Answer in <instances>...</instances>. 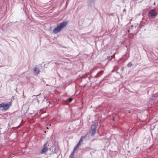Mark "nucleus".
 Returning <instances> with one entry per match:
<instances>
[{
    "mask_svg": "<svg viewBox=\"0 0 158 158\" xmlns=\"http://www.w3.org/2000/svg\"><path fill=\"white\" fill-rule=\"evenodd\" d=\"M68 23V22L67 21L62 22L60 23L59 25L57 26L54 29L53 32L56 34L58 33L67 25Z\"/></svg>",
    "mask_w": 158,
    "mask_h": 158,
    "instance_id": "1",
    "label": "nucleus"
},
{
    "mask_svg": "<svg viewBox=\"0 0 158 158\" xmlns=\"http://www.w3.org/2000/svg\"><path fill=\"white\" fill-rule=\"evenodd\" d=\"M11 106V103L3 102L0 104V110L2 111H6Z\"/></svg>",
    "mask_w": 158,
    "mask_h": 158,
    "instance_id": "2",
    "label": "nucleus"
},
{
    "mask_svg": "<svg viewBox=\"0 0 158 158\" xmlns=\"http://www.w3.org/2000/svg\"><path fill=\"white\" fill-rule=\"evenodd\" d=\"M157 15V12L155 9H153L149 11L148 16L149 18L152 19L156 17Z\"/></svg>",
    "mask_w": 158,
    "mask_h": 158,
    "instance_id": "3",
    "label": "nucleus"
},
{
    "mask_svg": "<svg viewBox=\"0 0 158 158\" xmlns=\"http://www.w3.org/2000/svg\"><path fill=\"white\" fill-rule=\"evenodd\" d=\"M49 146V144H48V141H47L44 145L41 153L42 154L46 152L48 149Z\"/></svg>",
    "mask_w": 158,
    "mask_h": 158,
    "instance_id": "4",
    "label": "nucleus"
},
{
    "mask_svg": "<svg viewBox=\"0 0 158 158\" xmlns=\"http://www.w3.org/2000/svg\"><path fill=\"white\" fill-rule=\"evenodd\" d=\"M91 136H93L96 132V127L94 125H92L91 127V130L90 131Z\"/></svg>",
    "mask_w": 158,
    "mask_h": 158,
    "instance_id": "5",
    "label": "nucleus"
},
{
    "mask_svg": "<svg viewBox=\"0 0 158 158\" xmlns=\"http://www.w3.org/2000/svg\"><path fill=\"white\" fill-rule=\"evenodd\" d=\"M34 74L36 75H38L40 72L39 69H37L36 67L34 68Z\"/></svg>",
    "mask_w": 158,
    "mask_h": 158,
    "instance_id": "6",
    "label": "nucleus"
},
{
    "mask_svg": "<svg viewBox=\"0 0 158 158\" xmlns=\"http://www.w3.org/2000/svg\"><path fill=\"white\" fill-rule=\"evenodd\" d=\"M81 143H78L74 148L73 150V152H75L78 149Z\"/></svg>",
    "mask_w": 158,
    "mask_h": 158,
    "instance_id": "7",
    "label": "nucleus"
},
{
    "mask_svg": "<svg viewBox=\"0 0 158 158\" xmlns=\"http://www.w3.org/2000/svg\"><path fill=\"white\" fill-rule=\"evenodd\" d=\"M104 71H101L97 74L95 77H98L100 76V75H102Z\"/></svg>",
    "mask_w": 158,
    "mask_h": 158,
    "instance_id": "8",
    "label": "nucleus"
},
{
    "mask_svg": "<svg viewBox=\"0 0 158 158\" xmlns=\"http://www.w3.org/2000/svg\"><path fill=\"white\" fill-rule=\"evenodd\" d=\"M85 137V136H82L81 138H80L78 143H81L83 141V140Z\"/></svg>",
    "mask_w": 158,
    "mask_h": 158,
    "instance_id": "9",
    "label": "nucleus"
},
{
    "mask_svg": "<svg viewBox=\"0 0 158 158\" xmlns=\"http://www.w3.org/2000/svg\"><path fill=\"white\" fill-rule=\"evenodd\" d=\"M132 64L131 62L127 64V66L129 67H131L132 66Z\"/></svg>",
    "mask_w": 158,
    "mask_h": 158,
    "instance_id": "10",
    "label": "nucleus"
},
{
    "mask_svg": "<svg viewBox=\"0 0 158 158\" xmlns=\"http://www.w3.org/2000/svg\"><path fill=\"white\" fill-rule=\"evenodd\" d=\"M73 99V98H69V101L70 102H71L72 101Z\"/></svg>",
    "mask_w": 158,
    "mask_h": 158,
    "instance_id": "11",
    "label": "nucleus"
},
{
    "mask_svg": "<svg viewBox=\"0 0 158 158\" xmlns=\"http://www.w3.org/2000/svg\"><path fill=\"white\" fill-rule=\"evenodd\" d=\"M113 121H114V118H113Z\"/></svg>",
    "mask_w": 158,
    "mask_h": 158,
    "instance_id": "12",
    "label": "nucleus"
}]
</instances>
